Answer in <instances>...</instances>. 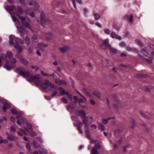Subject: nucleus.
I'll use <instances>...</instances> for the list:
<instances>
[{
    "label": "nucleus",
    "mask_w": 154,
    "mask_h": 154,
    "mask_svg": "<svg viewBox=\"0 0 154 154\" xmlns=\"http://www.w3.org/2000/svg\"><path fill=\"white\" fill-rule=\"evenodd\" d=\"M14 35H11L9 36V44L10 45L13 46L15 48L17 51L20 53L22 51L21 47L19 46L18 44H23V42L19 38H16Z\"/></svg>",
    "instance_id": "7ed1b4c3"
},
{
    "label": "nucleus",
    "mask_w": 154,
    "mask_h": 154,
    "mask_svg": "<svg viewBox=\"0 0 154 154\" xmlns=\"http://www.w3.org/2000/svg\"><path fill=\"white\" fill-rule=\"evenodd\" d=\"M95 25L98 26V27L101 28L102 27V25L99 23L98 22H96L95 23Z\"/></svg>",
    "instance_id": "4d7b16f0"
},
{
    "label": "nucleus",
    "mask_w": 154,
    "mask_h": 154,
    "mask_svg": "<svg viewBox=\"0 0 154 154\" xmlns=\"http://www.w3.org/2000/svg\"><path fill=\"white\" fill-rule=\"evenodd\" d=\"M41 74L42 75L44 76L48 77H49V74H48L47 73L43 71H41Z\"/></svg>",
    "instance_id": "4c0bfd02"
},
{
    "label": "nucleus",
    "mask_w": 154,
    "mask_h": 154,
    "mask_svg": "<svg viewBox=\"0 0 154 154\" xmlns=\"http://www.w3.org/2000/svg\"><path fill=\"white\" fill-rule=\"evenodd\" d=\"M7 138L10 141H15L17 139V138L16 137H14L11 135L8 136Z\"/></svg>",
    "instance_id": "bb28decb"
},
{
    "label": "nucleus",
    "mask_w": 154,
    "mask_h": 154,
    "mask_svg": "<svg viewBox=\"0 0 154 154\" xmlns=\"http://www.w3.org/2000/svg\"><path fill=\"white\" fill-rule=\"evenodd\" d=\"M150 50L151 51L149 52H150L151 56L154 58V46L152 48H151Z\"/></svg>",
    "instance_id": "37998d69"
},
{
    "label": "nucleus",
    "mask_w": 154,
    "mask_h": 154,
    "mask_svg": "<svg viewBox=\"0 0 154 154\" xmlns=\"http://www.w3.org/2000/svg\"><path fill=\"white\" fill-rule=\"evenodd\" d=\"M54 37L53 34L51 33H48L46 35V38L48 40L52 39Z\"/></svg>",
    "instance_id": "c85d7f7f"
},
{
    "label": "nucleus",
    "mask_w": 154,
    "mask_h": 154,
    "mask_svg": "<svg viewBox=\"0 0 154 154\" xmlns=\"http://www.w3.org/2000/svg\"><path fill=\"white\" fill-rule=\"evenodd\" d=\"M17 30L19 32L22 33L23 31V29L21 26H19L17 28Z\"/></svg>",
    "instance_id": "603ef678"
},
{
    "label": "nucleus",
    "mask_w": 154,
    "mask_h": 154,
    "mask_svg": "<svg viewBox=\"0 0 154 154\" xmlns=\"http://www.w3.org/2000/svg\"><path fill=\"white\" fill-rule=\"evenodd\" d=\"M10 129L11 131L13 132H15L16 131V128L13 126H11L10 127Z\"/></svg>",
    "instance_id": "864d4df0"
},
{
    "label": "nucleus",
    "mask_w": 154,
    "mask_h": 154,
    "mask_svg": "<svg viewBox=\"0 0 154 154\" xmlns=\"http://www.w3.org/2000/svg\"><path fill=\"white\" fill-rule=\"evenodd\" d=\"M82 126V122H81L78 121V130H79V133L81 134H82L83 133V131L81 128V127Z\"/></svg>",
    "instance_id": "5701e85b"
},
{
    "label": "nucleus",
    "mask_w": 154,
    "mask_h": 154,
    "mask_svg": "<svg viewBox=\"0 0 154 154\" xmlns=\"http://www.w3.org/2000/svg\"><path fill=\"white\" fill-rule=\"evenodd\" d=\"M140 114L144 118L147 119L149 118V117L147 116L145 113L142 112H140Z\"/></svg>",
    "instance_id": "49530a36"
},
{
    "label": "nucleus",
    "mask_w": 154,
    "mask_h": 154,
    "mask_svg": "<svg viewBox=\"0 0 154 154\" xmlns=\"http://www.w3.org/2000/svg\"><path fill=\"white\" fill-rule=\"evenodd\" d=\"M83 122L85 124H87L88 123V118L86 117H85L84 118H82Z\"/></svg>",
    "instance_id": "c9c22d12"
},
{
    "label": "nucleus",
    "mask_w": 154,
    "mask_h": 154,
    "mask_svg": "<svg viewBox=\"0 0 154 154\" xmlns=\"http://www.w3.org/2000/svg\"><path fill=\"white\" fill-rule=\"evenodd\" d=\"M76 115V114H75ZM72 120L75 122H76L77 121V117L76 115H73L72 116Z\"/></svg>",
    "instance_id": "8fccbe9b"
},
{
    "label": "nucleus",
    "mask_w": 154,
    "mask_h": 154,
    "mask_svg": "<svg viewBox=\"0 0 154 154\" xmlns=\"http://www.w3.org/2000/svg\"><path fill=\"white\" fill-rule=\"evenodd\" d=\"M70 49V47L69 46H64L60 48V50L63 53H65L66 51H69Z\"/></svg>",
    "instance_id": "412c9836"
},
{
    "label": "nucleus",
    "mask_w": 154,
    "mask_h": 154,
    "mask_svg": "<svg viewBox=\"0 0 154 154\" xmlns=\"http://www.w3.org/2000/svg\"><path fill=\"white\" fill-rule=\"evenodd\" d=\"M37 140L40 143H42L43 142L42 140L40 138H37Z\"/></svg>",
    "instance_id": "774afa93"
},
{
    "label": "nucleus",
    "mask_w": 154,
    "mask_h": 154,
    "mask_svg": "<svg viewBox=\"0 0 154 154\" xmlns=\"http://www.w3.org/2000/svg\"><path fill=\"white\" fill-rule=\"evenodd\" d=\"M137 43L140 46H142L143 45L141 42H140L139 41H137Z\"/></svg>",
    "instance_id": "69168bd1"
},
{
    "label": "nucleus",
    "mask_w": 154,
    "mask_h": 154,
    "mask_svg": "<svg viewBox=\"0 0 154 154\" xmlns=\"http://www.w3.org/2000/svg\"><path fill=\"white\" fill-rule=\"evenodd\" d=\"M98 129L101 131H103L105 129V127L102 124L98 123Z\"/></svg>",
    "instance_id": "f704fd0d"
},
{
    "label": "nucleus",
    "mask_w": 154,
    "mask_h": 154,
    "mask_svg": "<svg viewBox=\"0 0 154 154\" xmlns=\"http://www.w3.org/2000/svg\"><path fill=\"white\" fill-rule=\"evenodd\" d=\"M52 93L51 95L52 97L57 96H60L63 94V93L65 92L64 89L61 87H60L58 88L57 86L54 85V87L52 91H50Z\"/></svg>",
    "instance_id": "20e7f679"
},
{
    "label": "nucleus",
    "mask_w": 154,
    "mask_h": 154,
    "mask_svg": "<svg viewBox=\"0 0 154 154\" xmlns=\"http://www.w3.org/2000/svg\"><path fill=\"white\" fill-rule=\"evenodd\" d=\"M43 151L40 150L39 152L40 154H47L48 152L47 150L44 148H42Z\"/></svg>",
    "instance_id": "e433bc0d"
},
{
    "label": "nucleus",
    "mask_w": 154,
    "mask_h": 154,
    "mask_svg": "<svg viewBox=\"0 0 154 154\" xmlns=\"http://www.w3.org/2000/svg\"><path fill=\"white\" fill-rule=\"evenodd\" d=\"M23 39L25 41V44L27 46L29 45L30 43L29 42V37L28 36H26L25 38H23Z\"/></svg>",
    "instance_id": "393cba45"
},
{
    "label": "nucleus",
    "mask_w": 154,
    "mask_h": 154,
    "mask_svg": "<svg viewBox=\"0 0 154 154\" xmlns=\"http://www.w3.org/2000/svg\"><path fill=\"white\" fill-rule=\"evenodd\" d=\"M37 46L39 48L41 49L43 47H46L48 46L47 44L43 43H39L37 44Z\"/></svg>",
    "instance_id": "c756f323"
},
{
    "label": "nucleus",
    "mask_w": 154,
    "mask_h": 154,
    "mask_svg": "<svg viewBox=\"0 0 154 154\" xmlns=\"http://www.w3.org/2000/svg\"><path fill=\"white\" fill-rule=\"evenodd\" d=\"M95 146L92 149L91 152L92 154H99L97 151V149L100 148L101 146H100L99 143H95Z\"/></svg>",
    "instance_id": "4468645a"
},
{
    "label": "nucleus",
    "mask_w": 154,
    "mask_h": 154,
    "mask_svg": "<svg viewBox=\"0 0 154 154\" xmlns=\"http://www.w3.org/2000/svg\"><path fill=\"white\" fill-rule=\"evenodd\" d=\"M20 118V119L22 121V122L23 123H24L26 121V119L25 118L23 117H22V116H21V117H19V119Z\"/></svg>",
    "instance_id": "09e8293b"
},
{
    "label": "nucleus",
    "mask_w": 154,
    "mask_h": 154,
    "mask_svg": "<svg viewBox=\"0 0 154 154\" xmlns=\"http://www.w3.org/2000/svg\"><path fill=\"white\" fill-rule=\"evenodd\" d=\"M91 127L94 129H96L97 128V126L94 124H92L91 125Z\"/></svg>",
    "instance_id": "680f3d73"
},
{
    "label": "nucleus",
    "mask_w": 154,
    "mask_h": 154,
    "mask_svg": "<svg viewBox=\"0 0 154 154\" xmlns=\"http://www.w3.org/2000/svg\"><path fill=\"white\" fill-rule=\"evenodd\" d=\"M9 63H10V65L11 67L12 68H14L16 66V63L17 62V61L14 58H11L10 59L8 60Z\"/></svg>",
    "instance_id": "2eb2a0df"
},
{
    "label": "nucleus",
    "mask_w": 154,
    "mask_h": 154,
    "mask_svg": "<svg viewBox=\"0 0 154 154\" xmlns=\"http://www.w3.org/2000/svg\"><path fill=\"white\" fill-rule=\"evenodd\" d=\"M108 49L109 50L111 53L112 54H115L117 52V50L112 48L111 46L109 47Z\"/></svg>",
    "instance_id": "2f4dec72"
},
{
    "label": "nucleus",
    "mask_w": 154,
    "mask_h": 154,
    "mask_svg": "<svg viewBox=\"0 0 154 154\" xmlns=\"http://www.w3.org/2000/svg\"><path fill=\"white\" fill-rule=\"evenodd\" d=\"M67 110L70 112L72 114H77V110L76 106L73 103H71L66 107Z\"/></svg>",
    "instance_id": "9d476101"
},
{
    "label": "nucleus",
    "mask_w": 154,
    "mask_h": 154,
    "mask_svg": "<svg viewBox=\"0 0 154 154\" xmlns=\"http://www.w3.org/2000/svg\"><path fill=\"white\" fill-rule=\"evenodd\" d=\"M63 94H65L66 95V97L68 100L72 101V95L69 94L68 92L65 90V92L63 93Z\"/></svg>",
    "instance_id": "b1692460"
},
{
    "label": "nucleus",
    "mask_w": 154,
    "mask_h": 154,
    "mask_svg": "<svg viewBox=\"0 0 154 154\" xmlns=\"http://www.w3.org/2000/svg\"><path fill=\"white\" fill-rule=\"evenodd\" d=\"M104 31L105 33L107 35H109L111 34V31L109 29H104Z\"/></svg>",
    "instance_id": "ea45409f"
},
{
    "label": "nucleus",
    "mask_w": 154,
    "mask_h": 154,
    "mask_svg": "<svg viewBox=\"0 0 154 154\" xmlns=\"http://www.w3.org/2000/svg\"><path fill=\"white\" fill-rule=\"evenodd\" d=\"M11 112L14 115H17V116H16V118L17 119V124L21 126L20 121L19 120V117H21V116H23V112L21 111H19L18 112L15 109H11Z\"/></svg>",
    "instance_id": "1a4fd4ad"
},
{
    "label": "nucleus",
    "mask_w": 154,
    "mask_h": 154,
    "mask_svg": "<svg viewBox=\"0 0 154 154\" xmlns=\"http://www.w3.org/2000/svg\"><path fill=\"white\" fill-rule=\"evenodd\" d=\"M13 56L12 52L11 51H8L7 52L6 54H2L0 57V67L2 66V63L1 59L4 61H5L7 63H9L8 60L11 58Z\"/></svg>",
    "instance_id": "0eeeda50"
},
{
    "label": "nucleus",
    "mask_w": 154,
    "mask_h": 154,
    "mask_svg": "<svg viewBox=\"0 0 154 154\" xmlns=\"http://www.w3.org/2000/svg\"><path fill=\"white\" fill-rule=\"evenodd\" d=\"M32 47H29L28 48V50L29 53H31L32 52Z\"/></svg>",
    "instance_id": "bf43d9fd"
},
{
    "label": "nucleus",
    "mask_w": 154,
    "mask_h": 154,
    "mask_svg": "<svg viewBox=\"0 0 154 154\" xmlns=\"http://www.w3.org/2000/svg\"><path fill=\"white\" fill-rule=\"evenodd\" d=\"M40 19L41 23L42 25H43V22H45L46 21L45 14L43 11H42L41 12V15L40 17Z\"/></svg>",
    "instance_id": "f3484780"
},
{
    "label": "nucleus",
    "mask_w": 154,
    "mask_h": 154,
    "mask_svg": "<svg viewBox=\"0 0 154 154\" xmlns=\"http://www.w3.org/2000/svg\"><path fill=\"white\" fill-rule=\"evenodd\" d=\"M50 76H52L54 79H56L57 78V76L54 73L51 74H49V77Z\"/></svg>",
    "instance_id": "e2e57ef3"
},
{
    "label": "nucleus",
    "mask_w": 154,
    "mask_h": 154,
    "mask_svg": "<svg viewBox=\"0 0 154 154\" xmlns=\"http://www.w3.org/2000/svg\"><path fill=\"white\" fill-rule=\"evenodd\" d=\"M81 90L82 91L85 93L88 97L91 98L93 97L92 94L88 91L86 89L83 88L81 89Z\"/></svg>",
    "instance_id": "4be33fe9"
},
{
    "label": "nucleus",
    "mask_w": 154,
    "mask_h": 154,
    "mask_svg": "<svg viewBox=\"0 0 154 154\" xmlns=\"http://www.w3.org/2000/svg\"><path fill=\"white\" fill-rule=\"evenodd\" d=\"M62 100L63 102L65 103H68L67 99L65 97H63L62 98Z\"/></svg>",
    "instance_id": "3c124183"
},
{
    "label": "nucleus",
    "mask_w": 154,
    "mask_h": 154,
    "mask_svg": "<svg viewBox=\"0 0 154 154\" xmlns=\"http://www.w3.org/2000/svg\"><path fill=\"white\" fill-rule=\"evenodd\" d=\"M33 145L35 147L37 148H41V146L40 145H38V143L36 141H33Z\"/></svg>",
    "instance_id": "72a5a7b5"
},
{
    "label": "nucleus",
    "mask_w": 154,
    "mask_h": 154,
    "mask_svg": "<svg viewBox=\"0 0 154 154\" xmlns=\"http://www.w3.org/2000/svg\"><path fill=\"white\" fill-rule=\"evenodd\" d=\"M14 10L16 11L19 19L21 21L22 26L24 27L30 28L29 23L30 21L29 18L20 16L23 13V10L21 7L18 5L17 8H16L15 7V9H13V11Z\"/></svg>",
    "instance_id": "f03ea898"
},
{
    "label": "nucleus",
    "mask_w": 154,
    "mask_h": 154,
    "mask_svg": "<svg viewBox=\"0 0 154 154\" xmlns=\"http://www.w3.org/2000/svg\"><path fill=\"white\" fill-rule=\"evenodd\" d=\"M78 94H79L82 98H80L79 97V99L78 98V103H79V104L84 109H86L87 108L86 106L85 105H81V104L82 103H85V102L87 101V98L83 95H82L78 91Z\"/></svg>",
    "instance_id": "6e6552de"
},
{
    "label": "nucleus",
    "mask_w": 154,
    "mask_h": 154,
    "mask_svg": "<svg viewBox=\"0 0 154 154\" xmlns=\"http://www.w3.org/2000/svg\"><path fill=\"white\" fill-rule=\"evenodd\" d=\"M1 103L4 106V107L2 108V110L3 111H6V110L7 109L10 108V106L7 103V102L5 100H3Z\"/></svg>",
    "instance_id": "6ab92c4d"
},
{
    "label": "nucleus",
    "mask_w": 154,
    "mask_h": 154,
    "mask_svg": "<svg viewBox=\"0 0 154 154\" xmlns=\"http://www.w3.org/2000/svg\"><path fill=\"white\" fill-rule=\"evenodd\" d=\"M41 86L44 91L49 87V90L52 91L54 87V85L50 82L48 80H46L44 82L41 84Z\"/></svg>",
    "instance_id": "39448f33"
},
{
    "label": "nucleus",
    "mask_w": 154,
    "mask_h": 154,
    "mask_svg": "<svg viewBox=\"0 0 154 154\" xmlns=\"http://www.w3.org/2000/svg\"><path fill=\"white\" fill-rule=\"evenodd\" d=\"M93 94L97 98H100L101 97V95L100 92L97 91H94L93 92Z\"/></svg>",
    "instance_id": "7c9ffc66"
},
{
    "label": "nucleus",
    "mask_w": 154,
    "mask_h": 154,
    "mask_svg": "<svg viewBox=\"0 0 154 154\" xmlns=\"http://www.w3.org/2000/svg\"><path fill=\"white\" fill-rule=\"evenodd\" d=\"M77 0H72V3L75 8H76V2Z\"/></svg>",
    "instance_id": "13d9d810"
},
{
    "label": "nucleus",
    "mask_w": 154,
    "mask_h": 154,
    "mask_svg": "<svg viewBox=\"0 0 154 154\" xmlns=\"http://www.w3.org/2000/svg\"><path fill=\"white\" fill-rule=\"evenodd\" d=\"M111 119H115V117H110L108 118L107 119H102V122L104 124H106L108 123V121Z\"/></svg>",
    "instance_id": "a878e982"
},
{
    "label": "nucleus",
    "mask_w": 154,
    "mask_h": 154,
    "mask_svg": "<svg viewBox=\"0 0 154 154\" xmlns=\"http://www.w3.org/2000/svg\"><path fill=\"white\" fill-rule=\"evenodd\" d=\"M109 39L107 38L105 40L103 44L101 46L100 48L102 49H105L106 48H109L111 45L109 44Z\"/></svg>",
    "instance_id": "ddd939ff"
},
{
    "label": "nucleus",
    "mask_w": 154,
    "mask_h": 154,
    "mask_svg": "<svg viewBox=\"0 0 154 154\" xmlns=\"http://www.w3.org/2000/svg\"><path fill=\"white\" fill-rule=\"evenodd\" d=\"M78 115L79 116H80L82 118L86 117V114L84 110L81 109L78 111Z\"/></svg>",
    "instance_id": "a211bd4d"
},
{
    "label": "nucleus",
    "mask_w": 154,
    "mask_h": 154,
    "mask_svg": "<svg viewBox=\"0 0 154 154\" xmlns=\"http://www.w3.org/2000/svg\"><path fill=\"white\" fill-rule=\"evenodd\" d=\"M30 16L32 17H34L35 14L33 12L29 14Z\"/></svg>",
    "instance_id": "338daca9"
},
{
    "label": "nucleus",
    "mask_w": 154,
    "mask_h": 154,
    "mask_svg": "<svg viewBox=\"0 0 154 154\" xmlns=\"http://www.w3.org/2000/svg\"><path fill=\"white\" fill-rule=\"evenodd\" d=\"M29 5H32L33 6V10L35 11H38L39 6L37 2H35L33 1H31Z\"/></svg>",
    "instance_id": "f8f14e48"
},
{
    "label": "nucleus",
    "mask_w": 154,
    "mask_h": 154,
    "mask_svg": "<svg viewBox=\"0 0 154 154\" xmlns=\"http://www.w3.org/2000/svg\"><path fill=\"white\" fill-rule=\"evenodd\" d=\"M110 36L113 38H116L119 40H121L122 38L120 36L117 34L115 32H112L110 35Z\"/></svg>",
    "instance_id": "aec40b11"
},
{
    "label": "nucleus",
    "mask_w": 154,
    "mask_h": 154,
    "mask_svg": "<svg viewBox=\"0 0 154 154\" xmlns=\"http://www.w3.org/2000/svg\"><path fill=\"white\" fill-rule=\"evenodd\" d=\"M127 54V53L126 52H124L122 53L121 54V56L122 57H125Z\"/></svg>",
    "instance_id": "0e129e2a"
},
{
    "label": "nucleus",
    "mask_w": 154,
    "mask_h": 154,
    "mask_svg": "<svg viewBox=\"0 0 154 154\" xmlns=\"http://www.w3.org/2000/svg\"><path fill=\"white\" fill-rule=\"evenodd\" d=\"M20 130H21V132H17V133L18 134V135L20 136H23V135H26V133L24 131H23L22 130H21V129H20Z\"/></svg>",
    "instance_id": "58836bf2"
},
{
    "label": "nucleus",
    "mask_w": 154,
    "mask_h": 154,
    "mask_svg": "<svg viewBox=\"0 0 154 154\" xmlns=\"http://www.w3.org/2000/svg\"><path fill=\"white\" fill-rule=\"evenodd\" d=\"M5 9L6 10L9 12L11 15L12 16V18L13 21L14 22H15L17 21V22L20 24V22L19 20H17L16 17L14 16L15 13L14 11H13V9H15V6L14 5H12L11 6H6L5 7Z\"/></svg>",
    "instance_id": "423d86ee"
},
{
    "label": "nucleus",
    "mask_w": 154,
    "mask_h": 154,
    "mask_svg": "<svg viewBox=\"0 0 154 154\" xmlns=\"http://www.w3.org/2000/svg\"><path fill=\"white\" fill-rule=\"evenodd\" d=\"M3 67L8 71H10L11 70V68H12L8 65H5L3 66Z\"/></svg>",
    "instance_id": "a19ab883"
},
{
    "label": "nucleus",
    "mask_w": 154,
    "mask_h": 154,
    "mask_svg": "<svg viewBox=\"0 0 154 154\" xmlns=\"http://www.w3.org/2000/svg\"><path fill=\"white\" fill-rule=\"evenodd\" d=\"M26 126L27 129L30 131H31L32 130V125L29 124L27 123L26 124Z\"/></svg>",
    "instance_id": "a18cd8bd"
},
{
    "label": "nucleus",
    "mask_w": 154,
    "mask_h": 154,
    "mask_svg": "<svg viewBox=\"0 0 154 154\" xmlns=\"http://www.w3.org/2000/svg\"><path fill=\"white\" fill-rule=\"evenodd\" d=\"M90 103L91 105H95L96 104L95 101L92 99L90 100Z\"/></svg>",
    "instance_id": "5fc2aeb1"
},
{
    "label": "nucleus",
    "mask_w": 154,
    "mask_h": 154,
    "mask_svg": "<svg viewBox=\"0 0 154 154\" xmlns=\"http://www.w3.org/2000/svg\"><path fill=\"white\" fill-rule=\"evenodd\" d=\"M37 38L38 37L36 35H33L32 37V39L33 40L37 39Z\"/></svg>",
    "instance_id": "052dcab7"
},
{
    "label": "nucleus",
    "mask_w": 154,
    "mask_h": 154,
    "mask_svg": "<svg viewBox=\"0 0 154 154\" xmlns=\"http://www.w3.org/2000/svg\"><path fill=\"white\" fill-rule=\"evenodd\" d=\"M31 67L32 69H34V71H37L39 69V67L37 66L31 65Z\"/></svg>",
    "instance_id": "79ce46f5"
},
{
    "label": "nucleus",
    "mask_w": 154,
    "mask_h": 154,
    "mask_svg": "<svg viewBox=\"0 0 154 154\" xmlns=\"http://www.w3.org/2000/svg\"><path fill=\"white\" fill-rule=\"evenodd\" d=\"M20 61L24 65H27L28 64V62L24 58H21Z\"/></svg>",
    "instance_id": "473e14b6"
},
{
    "label": "nucleus",
    "mask_w": 154,
    "mask_h": 154,
    "mask_svg": "<svg viewBox=\"0 0 154 154\" xmlns=\"http://www.w3.org/2000/svg\"><path fill=\"white\" fill-rule=\"evenodd\" d=\"M26 147L27 149L28 150V152L29 153H32V152H31L30 150V145L29 144L27 143L26 145Z\"/></svg>",
    "instance_id": "c03bdc74"
},
{
    "label": "nucleus",
    "mask_w": 154,
    "mask_h": 154,
    "mask_svg": "<svg viewBox=\"0 0 154 154\" xmlns=\"http://www.w3.org/2000/svg\"><path fill=\"white\" fill-rule=\"evenodd\" d=\"M55 82L58 85H66L67 82L63 80H60L59 79H56L55 80Z\"/></svg>",
    "instance_id": "dca6fc26"
},
{
    "label": "nucleus",
    "mask_w": 154,
    "mask_h": 154,
    "mask_svg": "<svg viewBox=\"0 0 154 154\" xmlns=\"http://www.w3.org/2000/svg\"><path fill=\"white\" fill-rule=\"evenodd\" d=\"M142 54L140 56L143 57L148 63H151L152 62V59L151 58L149 57V54H146L145 51L144 49H143L142 51Z\"/></svg>",
    "instance_id": "9b49d317"
},
{
    "label": "nucleus",
    "mask_w": 154,
    "mask_h": 154,
    "mask_svg": "<svg viewBox=\"0 0 154 154\" xmlns=\"http://www.w3.org/2000/svg\"><path fill=\"white\" fill-rule=\"evenodd\" d=\"M86 133L87 135L88 138V139H90L91 136L90 135L89 131L88 130H87L86 131Z\"/></svg>",
    "instance_id": "6e6d98bb"
},
{
    "label": "nucleus",
    "mask_w": 154,
    "mask_h": 154,
    "mask_svg": "<svg viewBox=\"0 0 154 154\" xmlns=\"http://www.w3.org/2000/svg\"><path fill=\"white\" fill-rule=\"evenodd\" d=\"M125 18L127 20L131 23H132L133 22V16L132 15H127L125 17Z\"/></svg>",
    "instance_id": "cd10ccee"
},
{
    "label": "nucleus",
    "mask_w": 154,
    "mask_h": 154,
    "mask_svg": "<svg viewBox=\"0 0 154 154\" xmlns=\"http://www.w3.org/2000/svg\"><path fill=\"white\" fill-rule=\"evenodd\" d=\"M15 72L18 74L21 75L24 78H26V80L30 82H34L37 86L40 85L41 83L40 79L41 76L39 74L35 75L33 77L29 76L30 72L27 71H24L20 68H17Z\"/></svg>",
    "instance_id": "f257e3e1"
},
{
    "label": "nucleus",
    "mask_w": 154,
    "mask_h": 154,
    "mask_svg": "<svg viewBox=\"0 0 154 154\" xmlns=\"http://www.w3.org/2000/svg\"><path fill=\"white\" fill-rule=\"evenodd\" d=\"M95 19L96 20H97L99 19L100 17V15L97 13H96L94 14Z\"/></svg>",
    "instance_id": "de8ad7c7"
}]
</instances>
